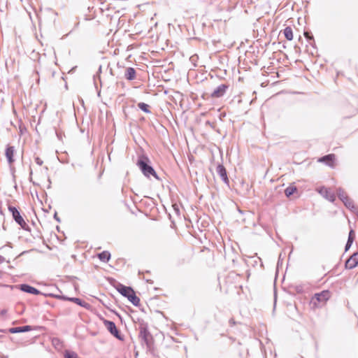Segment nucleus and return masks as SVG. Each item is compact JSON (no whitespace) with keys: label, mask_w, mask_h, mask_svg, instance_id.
Wrapping results in <instances>:
<instances>
[{"label":"nucleus","mask_w":358,"mask_h":358,"mask_svg":"<svg viewBox=\"0 0 358 358\" xmlns=\"http://www.w3.org/2000/svg\"><path fill=\"white\" fill-rule=\"evenodd\" d=\"M26 252L25 251H23L21 255H23L24 253H25Z\"/></svg>","instance_id":"53"},{"label":"nucleus","mask_w":358,"mask_h":358,"mask_svg":"<svg viewBox=\"0 0 358 358\" xmlns=\"http://www.w3.org/2000/svg\"><path fill=\"white\" fill-rule=\"evenodd\" d=\"M241 186L243 188H244V190L245 191V194H249L250 186L248 183H246L243 180L241 182Z\"/></svg>","instance_id":"28"},{"label":"nucleus","mask_w":358,"mask_h":358,"mask_svg":"<svg viewBox=\"0 0 358 358\" xmlns=\"http://www.w3.org/2000/svg\"><path fill=\"white\" fill-rule=\"evenodd\" d=\"M336 156L334 154H328L319 158L318 162L324 163L331 168L335 166Z\"/></svg>","instance_id":"12"},{"label":"nucleus","mask_w":358,"mask_h":358,"mask_svg":"<svg viewBox=\"0 0 358 358\" xmlns=\"http://www.w3.org/2000/svg\"><path fill=\"white\" fill-rule=\"evenodd\" d=\"M37 327H33L31 325H24V326H20L16 327H11L8 329H6V331L5 332H9L10 334H19V333H24L28 332L30 331H32L34 329H36Z\"/></svg>","instance_id":"9"},{"label":"nucleus","mask_w":358,"mask_h":358,"mask_svg":"<svg viewBox=\"0 0 358 358\" xmlns=\"http://www.w3.org/2000/svg\"><path fill=\"white\" fill-rule=\"evenodd\" d=\"M32 173H33L32 170L30 169V172H29V180H30V181H31V179H32L31 178Z\"/></svg>","instance_id":"46"},{"label":"nucleus","mask_w":358,"mask_h":358,"mask_svg":"<svg viewBox=\"0 0 358 358\" xmlns=\"http://www.w3.org/2000/svg\"><path fill=\"white\" fill-rule=\"evenodd\" d=\"M10 171H11V172H12V174H13V178H15V174H14V173H15V168H11V169H10Z\"/></svg>","instance_id":"45"},{"label":"nucleus","mask_w":358,"mask_h":358,"mask_svg":"<svg viewBox=\"0 0 358 358\" xmlns=\"http://www.w3.org/2000/svg\"><path fill=\"white\" fill-rule=\"evenodd\" d=\"M336 195L341 201L345 200L348 196L342 187L337 188Z\"/></svg>","instance_id":"23"},{"label":"nucleus","mask_w":358,"mask_h":358,"mask_svg":"<svg viewBox=\"0 0 358 358\" xmlns=\"http://www.w3.org/2000/svg\"><path fill=\"white\" fill-rule=\"evenodd\" d=\"M7 313L6 309H3L0 311V315H4Z\"/></svg>","instance_id":"41"},{"label":"nucleus","mask_w":358,"mask_h":358,"mask_svg":"<svg viewBox=\"0 0 358 358\" xmlns=\"http://www.w3.org/2000/svg\"><path fill=\"white\" fill-rule=\"evenodd\" d=\"M228 84H221L217 86L210 94L212 98H220L223 96L229 89Z\"/></svg>","instance_id":"7"},{"label":"nucleus","mask_w":358,"mask_h":358,"mask_svg":"<svg viewBox=\"0 0 358 358\" xmlns=\"http://www.w3.org/2000/svg\"><path fill=\"white\" fill-rule=\"evenodd\" d=\"M1 204H2V201L0 200V215H4V213L1 209Z\"/></svg>","instance_id":"42"},{"label":"nucleus","mask_w":358,"mask_h":358,"mask_svg":"<svg viewBox=\"0 0 358 358\" xmlns=\"http://www.w3.org/2000/svg\"><path fill=\"white\" fill-rule=\"evenodd\" d=\"M6 246H8V247H9V248H13V245H12V243H11L10 242H7V243H6L5 245H3V247L0 248V250H1V249H3V248H5Z\"/></svg>","instance_id":"36"},{"label":"nucleus","mask_w":358,"mask_h":358,"mask_svg":"<svg viewBox=\"0 0 358 358\" xmlns=\"http://www.w3.org/2000/svg\"><path fill=\"white\" fill-rule=\"evenodd\" d=\"M129 302H131L134 306L139 307L141 306V300L138 296H136L134 289H131V294L127 297Z\"/></svg>","instance_id":"15"},{"label":"nucleus","mask_w":358,"mask_h":358,"mask_svg":"<svg viewBox=\"0 0 358 358\" xmlns=\"http://www.w3.org/2000/svg\"><path fill=\"white\" fill-rule=\"evenodd\" d=\"M53 217H54V219H55L57 222H59V223H60V222H61V219H60V217L58 216L57 211H55V212L54 215H53Z\"/></svg>","instance_id":"34"},{"label":"nucleus","mask_w":358,"mask_h":358,"mask_svg":"<svg viewBox=\"0 0 358 358\" xmlns=\"http://www.w3.org/2000/svg\"><path fill=\"white\" fill-rule=\"evenodd\" d=\"M298 189L297 187L293 185H289L285 189V194L287 198H289L291 196H292L295 192H297Z\"/></svg>","instance_id":"21"},{"label":"nucleus","mask_w":358,"mask_h":358,"mask_svg":"<svg viewBox=\"0 0 358 358\" xmlns=\"http://www.w3.org/2000/svg\"><path fill=\"white\" fill-rule=\"evenodd\" d=\"M138 107L140 110L143 111L145 113H150L151 111L150 110V106L144 102H140L138 103Z\"/></svg>","instance_id":"24"},{"label":"nucleus","mask_w":358,"mask_h":358,"mask_svg":"<svg viewBox=\"0 0 358 358\" xmlns=\"http://www.w3.org/2000/svg\"><path fill=\"white\" fill-rule=\"evenodd\" d=\"M6 331V330H3V329H0V332L5 333V331Z\"/></svg>","instance_id":"51"},{"label":"nucleus","mask_w":358,"mask_h":358,"mask_svg":"<svg viewBox=\"0 0 358 358\" xmlns=\"http://www.w3.org/2000/svg\"><path fill=\"white\" fill-rule=\"evenodd\" d=\"M69 301L73 302L76 304L80 306V307L85 308L86 310H90L92 307L90 303L85 302V301L78 297H71Z\"/></svg>","instance_id":"16"},{"label":"nucleus","mask_w":358,"mask_h":358,"mask_svg":"<svg viewBox=\"0 0 358 358\" xmlns=\"http://www.w3.org/2000/svg\"><path fill=\"white\" fill-rule=\"evenodd\" d=\"M302 358H303V357H302Z\"/></svg>","instance_id":"54"},{"label":"nucleus","mask_w":358,"mask_h":358,"mask_svg":"<svg viewBox=\"0 0 358 358\" xmlns=\"http://www.w3.org/2000/svg\"><path fill=\"white\" fill-rule=\"evenodd\" d=\"M124 77L129 81H131V80H134V79H136V69L133 67H127L125 70Z\"/></svg>","instance_id":"17"},{"label":"nucleus","mask_w":358,"mask_h":358,"mask_svg":"<svg viewBox=\"0 0 358 358\" xmlns=\"http://www.w3.org/2000/svg\"><path fill=\"white\" fill-rule=\"evenodd\" d=\"M48 185L47 188L50 189V188H51V184H52V182H51V180L50 178H48Z\"/></svg>","instance_id":"39"},{"label":"nucleus","mask_w":358,"mask_h":358,"mask_svg":"<svg viewBox=\"0 0 358 358\" xmlns=\"http://www.w3.org/2000/svg\"><path fill=\"white\" fill-rule=\"evenodd\" d=\"M216 171L224 183L229 185V180L228 178L227 171L222 164H218L216 167Z\"/></svg>","instance_id":"10"},{"label":"nucleus","mask_w":358,"mask_h":358,"mask_svg":"<svg viewBox=\"0 0 358 358\" xmlns=\"http://www.w3.org/2000/svg\"><path fill=\"white\" fill-rule=\"evenodd\" d=\"M51 289H54V290L57 291L59 293H62V291L57 286H52L51 287Z\"/></svg>","instance_id":"37"},{"label":"nucleus","mask_w":358,"mask_h":358,"mask_svg":"<svg viewBox=\"0 0 358 358\" xmlns=\"http://www.w3.org/2000/svg\"><path fill=\"white\" fill-rule=\"evenodd\" d=\"M355 238V231L352 229H351L350 230V231H349V234H348V241H354Z\"/></svg>","instance_id":"29"},{"label":"nucleus","mask_w":358,"mask_h":358,"mask_svg":"<svg viewBox=\"0 0 358 358\" xmlns=\"http://www.w3.org/2000/svg\"><path fill=\"white\" fill-rule=\"evenodd\" d=\"M111 312H113L117 317H118V318L120 320V321L122 322V317L121 316V315L116 310H111Z\"/></svg>","instance_id":"33"},{"label":"nucleus","mask_w":358,"mask_h":358,"mask_svg":"<svg viewBox=\"0 0 358 358\" xmlns=\"http://www.w3.org/2000/svg\"><path fill=\"white\" fill-rule=\"evenodd\" d=\"M308 44L310 45H311L313 48H316V45H315V42L314 41V43L313 41H311V43H308Z\"/></svg>","instance_id":"43"},{"label":"nucleus","mask_w":358,"mask_h":358,"mask_svg":"<svg viewBox=\"0 0 358 358\" xmlns=\"http://www.w3.org/2000/svg\"><path fill=\"white\" fill-rule=\"evenodd\" d=\"M317 192L321 194L326 199L331 203L336 201V195L334 193L331 192L328 188L324 186H322L317 189Z\"/></svg>","instance_id":"8"},{"label":"nucleus","mask_w":358,"mask_h":358,"mask_svg":"<svg viewBox=\"0 0 358 358\" xmlns=\"http://www.w3.org/2000/svg\"><path fill=\"white\" fill-rule=\"evenodd\" d=\"M304 36L308 43H311V41L314 43V36L310 31H304Z\"/></svg>","instance_id":"26"},{"label":"nucleus","mask_w":358,"mask_h":358,"mask_svg":"<svg viewBox=\"0 0 358 358\" xmlns=\"http://www.w3.org/2000/svg\"><path fill=\"white\" fill-rule=\"evenodd\" d=\"M64 358H80L78 354L73 351L66 350L64 354Z\"/></svg>","instance_id":"25"},{"label":"nucleus","mask_w":358,"mask_h":358,"mask_svg":"<svg viewBox=\"0 0 358 358\" xmlns=\"http://www.w3.org/2000/svg\"><path fill=\"white\" fill-rule=\"evenodd\" d=\"M143 279L145 280L147 282L150 283V284H152L154 282L152 280L145 279L144 278H143Z\"/></svg>","instance_id":"44"},{"label":"nucleus","mask_w":358,"mask_h":358,"mask_svg":"<svg viewBox=\"0 0 358 358\" xmlns=\"http://www.w3.org/2000/svg\"><path fill=\"white\" fill-rule=\"evenodd\" d=\"M206 124L211 125V122H210V121H208H208H206Z\"/></svg>","instance_id":"50"},{"label":"nucleus","mask_w":358,"mask_h":358,"mask_svg":"<svg viewBox=\"0 0 358 358\" xmlns=\"http://www.w3.org/2000/svg\"><path fill=\"white\" fill-rule=\"evenodd\" d=\"M34 160H35V162L39 165V166H41L43 163V160L39 157H36L34 158Z\"/></svg>","instance_id":"32"},{"label":"nucleus","mask_w":358,"mask_h":358,"mask_svg":"<svg viewBox=\"0 0 358 358\" xmlns=\"http://www.w3.org/2000/svg\"><path fill=\"white\" fill-rule=\"evenodd\" d=\"M56 229L57 231H59V232L60 231V227L59 226L56 227Z\"/></svg>","instance_id":"49"},{"label":"nucleus","mask_w":358,"mask_h":358,"mask_svg":"<svg viewBox=\"0 0 358 358\" xmlns=\"http://www.w3.org/2000/svg\"><path fill=\"white\" fill-rule=\"evenodd\" d=\"M353 242L354 241L347 240V242H346L345 245V252H347L348 250H350V248H351Z\"/></svg>","instance_id":"31"},{"label":"nucleus","mask_w":358,"mask_h":358,"mask_svg":"<svg viewBox=\"0 0 358 358\" xmlns=\"http://www.w3.org/2000/svg\"><path fill=\"white\" fill-rule=\"evenodd\" d=\"M8 209L9 212L12 215V217L13 220L19 225L20 227L27 231H31V228L25 222L24 217L22 216L19 209L13 206L8 205Z\"/></svg>","instance_id":"3"},{"label":"nucleus","mask_w":358,"mask_h":358,"mask_svg":"<svg viewBox=\"0 0 358 358\" xmlns=\"http://www.w3.org/2000/svg\"><path fill=\"white\" fill-rule=\"evenodd\" d=\"M358 266V252H354L345 263L346 269H353Z\"/></svg>","instance_id":"11"},{"label":"nucleus","mask_w":358,"mask_h":358,"mask_svg":"<svg viewBox=\"0 0 358 358\" xmlns=\"http://www.w3.org/2000/svg\"><path fill=\"white\" fill-rule=\"evenodd\" d=\"M293 289L298 294H302L304 292V287L302 285H297L294 286Z\"/></svg>","instance_id":"27"},{"label":"nucleus","mask_w":358,"mask_h":358,"mask_svg":"<svg viewBox=\"0 0 358 358\" xmlns=\"http://www.w3.org/2000/svg\"><path fill=\"white\" fill-rule=\"evenodd\" d=\"M44 296L46 297H52L54 299H59V300H62V301H69V299L71 298L66 295L59 294H44Z\"/></svg>","instance_id":"20"},{"label":"nucleus","mask_w":358,"mask_h":358,"mask_svg":"<svg viewBox=\"0 0 358 358\" xmlns=\"http://www.w3.org/2000/svg\"><path fill=\"white\" fill-rule=\"evenodd\" d=\"M101 73V66L100 65L96 75L94 76V85H96V79L98 78L100 80V73Z\"/></svg>","instance_id":"30"},{"label":"nucleus","mask_w":358,"mask_h":358,"mask_svg":"<svg viewBox=\"0 0 358 358\" xmlns=\"http://www.w3.org/2000/svg\"><path fill=\"white\" fill-rule=\"evenodd\" d=\"M98 258L102 262L106 263L110 259L111 255L110 252L104 250L97 255Z\"/></svg>","instance_id":"19"},{"label":"nucleus","mask_w":358,"mask_h":358,"mask_svg":"<svg viewBox=\"0 0 358 358\" xmlns=\"http://www.w3.org/2000/svg\"><path fill=\"white\" fill-rule=\"evenodd\" d=\"M138 338L142 345H145L147 350L152 352L155 350V339L149 331L148 324L143 320H138Z\"/></svg>","instance_id":"1"},{"label":"nucleus","mask_w":358,"mask_h":358,"mask_svg":"<svg viewBox=\"0 0 358 358\" xmlns=\"http://www.w3.org/2000/svg\"><path fill=\"white\" fill-rule=\"evenodd\" d=\"M136 164L145 178H150L152 176L158 181H162V178L153 168L152 162L146 154L139 155Z\"/></svg>","instance_id":"2"},{"label":"nucleus","mask_w":358,"mask_h":358,"mask_svg":"<svg viewBox=\"0 0 358 358\" xmlns=\"http://www.w3.org/2000/svg\"><path fill=\"white\" fill-rule=\"evenodd\" d=\"M6 261V259L4 257H3L2 255H0V264H2L3 262H4Z\"/></svg>","instance_id":"40"},{"label":"nucleus","mask_w":358,"mask_h":358,"mask_svg":"<svg viewBox=\"0 0 358 358\" xmlns=\"http://www.w3.org/2000/svg\"><path fill=\"white\" fill-rule=\"evenodd\" d=\"M142 273L141 271H138V275H140Z\"/></svg>","instance_id":"52"},{"label":"nucleus","mask_w":358,"mask_h":358,"mask_svg":"<svg viewBox=\"0 0 358 358\" xmlns=\"http://www.w3.org/2000/svg\"><path fill=\"white\" fill-rule=\"evenodd\" d=\"M108 283L113 286L122 296L127 298L131 292V289L133 288L130 286H126L121 282H118L117 280H115L113 278H108Z\"/></svg>","instance_id":"4"},{"label":"nucleus","mask_w":358,"mask_h":358,"mask_svg":"<svg viewBox=\"0 0 358 358\" xmlns=\"http://www.w3.org/2000/svg\"><path fill=\"white\" fill-rule=\"evenodd\" d=\"M283 34H284L285 38L287 41H292L293 39V31L290 27H286L283 29Z\"/></svg>","instance_id":"22"},{"label":"nucleus","mask_w":358,"mask_h":358,"mask_svg":"<svg viewBox=\"0 0 358 358\" xmlns=\"http://www.w3.org/2000/svg\"><path fill=\"white\" fill-rule=\"evenodd\" d=\"M56 133V136L57 137V138L59 140V141H62V133L61 131H55Z\"/></svg>","instance_id":"35"},{"label":"nucleus","mask_w":358,"mask_h":358,"mask_svg":"<svg viewBox=\"0 0 358 358\" xmlns=\"http://www.w3.org/2000/svg\"><path fill=\"white\" fill-rule=\"evenodd\" d=\"M15 148L14 146L8 145L6 148L5 155L8 163L11 165L14 162Z\"/></svg>","instance_id":"14"},{"label":"nucleus","mask_w":358,"mask_h":358,"mask_svg":"<svg viewBox=\"0 0 358 358\" xmlns=\"http://www.w3.org/2000/svg\"><path fill=\"white\" fill-rule=\"evenodd\" d=\"M44 294H54L53 292H42V294L41 295H43L44 296Z\"/></svg>","instance_id":"48"},{"label":"nucleus","mask_w":358,"mask_h":358,"mask_svg":"<svg viewBox=\"0 0 358 358\" xmlns=\"http://www.w3.org/2000/svg\"><path fill=\"white\" fill-rule=\"evenodd\" d=\"M77 68V66H73L70 71H69V73H71V72H73L75 71V69Z\"/></svg>","instance_id":"47"},{"label":"nucleus","mask_w":358,"mask_h":358,"mask_svg":"<svg viewBox=\"0 0 358 358\" xmlns=\"http://www.w3.org/2000/svg\"><path fill=\"white\" fill-rule=\"evenodd\" d=\"M342 202L345 206L351 211L354 212L357 210V207L355 206L354 201L348 196L345 199V200L342 201Z\"/></svg>","instance_id":"18"},{"label":"nucleus","mask_w":358,"mask_h":358,"mask_svg":"<svg viewBox=\"0 0 358 358\" xmlns=\"http://www.w3.org/2000/svg\"><path fill=\"white\" fill-rule=\"evenodd\" d=\"M103 323L111 335L120 341L124 340V336L121 334L120 331L117 329L114 322L104 319Z\"/></svg>","instance_id":"5"},{"label":"nucleus","mask_w":358,"mask_h":358,"mask_svg":"<svg viewBox=\"0 0 358 358\" xmlns=\"http://www.w3.org/2000/svg\"><path fill=\"white\" fill-rule=\"evenodd\" d=\"M331 297V292L328 289L322 290L320 292L315 293L311 299V303L314 306H317V303H326Z\"/></svg>","instance_id":"6"},{"label":"nucleus","mask_w":358,"mask_h":358,"mask_svg":"<svg viewBox=\"0 0 358 358\" xmlns=\"http://www.w3.org/2000/svg\"><path fill=\"white\" fill-rule=\"evenodd\" d=\"M229 323L230 326H234L236 324V322L233 318L229 320Z\"/></svg>","instance_id":"38"},{"label":"nucleus","mask_w":358,"mask_h":358,"mask_svg":"<svg viewBox=\"0 0 358 358\" xmlns=\"http://www.w3.org/2000/svg\"><path fill=\"white\" fill-rule=\"evenodd\" d=\"M20 289L25 293L31 294L34 295H40L42 294V292L39 289H36L34 287L31 286L29 284L23 283L19 285Z\"/></svg>","instance_id":"13"}]
</instances>
